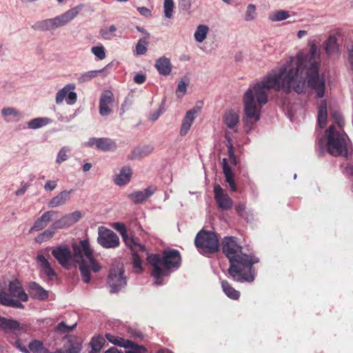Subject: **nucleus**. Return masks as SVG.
Returning <instances> with one entry per match:
<instances>
[{
  "label": "nucleus",
  "instance_id": "1",
  "mask_svg": "<svg viewBox=\"0 0 353 353\" xmlns=\"http://www.w3.org/2000/svg\"><path fill=\"white\" fill-rule=\"evenodd\" d=\"M320 52L315 43H312L308 53L299 52L296 60L290 57L285 64L278 70H272L263 79L249 88L243 96L244 112L247 119L257 121L260 119L262 107L268 101L270 90L283 91L289 94L293 90L303 93L307 86L316 92L318 98L325 94V82L319 75Z\"/></svg>",
  "mask_w": 353,
  "mask_h": 353
},
{
  "label": "nucleus",
  "instance_id": "2",
  "mask_svg": "<svg viewBox=\"0 0 353 353\" xmlns=\"http://www.w3.org/2000/svg\"><path fill=\"white\" fill-rule=\"evenodd\" d=\"M222 251L230 263L228 272L234 281L251 283L254 280L256 272L253 265L259 262V259L255 255L243 253L236 237H224Z\"/></svg>",
  "mask_w": 353,
  "mask_h": 353
},
{
  "label": "nucleus",
  "instance_id": "3",
  "mask_svg": "<svg viewBox=\"0 0 353 353\" xmlns=\"http://www.w3.org/2000/svg\"><path fill=\"white\" fill-rule=\"evenodd\" d=\"M73 253L67 245L57 246L52 251V254L63 268L68 269L70 263L73 260L79 265L83 281L88 283L90 281V271L99 272L101 267L94 260L93 252L88 240L81 241L72 244Z\"/></svg>",
  "mask_w": 353,
  "mask_h": 353
},
{
  "label": "nucleus",
  "instance_id": "4",
  "mask_svg": "<svg viewBox=\"0 0 353 353\" xmlns=\"http://www.w3.org/2000/svg\"><path fill=\"white\" fill-rule=\"evenodd\" d=\"M147 261L152 268L151 275L155 279V283L161 285L163 276L168 275L172 270H176L180 267L181 256L179 250L168 249L163 251L161 255H148Z\"/></svg>",
  "mask_w": 353,
  "mask_h": 353
},
{
  "label": "nucleus",
  "instance_id": "5",
  "mask_svg": "<svg viewBox=\"0 0 353 353\" xmlns=\"http://www.w3.org/2000/svg\"><path fill=\"white\" fill-rule=\"evenodd\" d=\"M9 293L3 289L0 290V304L7 307L23 309L22 302L28 301V295L24 291L21 282L18 279L10 281L8 283Z\"/></svg>",
  "mask_w": 353,
  "mask_h": 353
},
{
  "label": "nucleus",
  "instance_id": "6",
  "mask_svg": "<svg viewBox=\"0 0 353 353\" xmlns=\"http://www.w3.org/2000/svg\"><path fill=\"white\" fill-rule=\"evenodd\" d=\"M327 137V151L334 157H347V141L348 138L343 130H338L334 125H331L326 130Z\"/></svg>",
  "mask_w": 353,
  "mask_h": 353
},
{
  "label": "nucleus",
  "instance_id": "7",
  "mask_svg": "<svg viewBox=\"0 0 353 353\" xmlns=\"http://www.w3.org/2000/svg\"><path fill=\"white\" fill-rule=\"evenodd\" d=\"M195 245L203 255L213 254L219 250L220 244L215 232L201 230L194 239Z\"/></svg>",
  "mask_w": 353,
  "mask_h": 353
},
{
  "label": "nucleus",
  "instance_id": "8",
  "mask_svg": "<svg viewBox=\"0 0 353 353\" xmlns=\"http://www.w3.org/2000/svg\"><path fill=\"white\" fill-rule=\"evenodd\" d=\"M108 283L112 293L119 292L126 285V278L124 276L123 267L114 268L110 270L108 277Z\"/></svg>",
  "mask_w": 353,
  "mask_h": 353
},
{
  "label": "nucleus",
  "instance_id": "9",
  "mask_svg": "<svg viewBox=\"0 0 353 353\" xmlns=\"http://www.w3.org/2000/svg\"><path fill=\"white\" fill-rule=\"evenodd\" d=\"M98 243L105 248H114L119 245L117 234L110 229L101 226L98 229Z\"/></svg>",
  "mask_w": 353,
  "mask_h": 353
},
{
  "label": "nucleus",
  "instance_id": "10",
  "mask_svg": "<svg viewBox=\"0 0 353 353\" xmlns=\"http://www.w3.org/2000/svg\"><path fill=\"white\" fill-rule=\"evenodd\" d=\"M214 199L217 207L221 210H229L233 206V201L228 194L220 185L216 184L214 186Z\"/></svg>",
  "mask_w": 353,
  "mask_h": 353
},
{
  "label": "nucleus",
  "instance_id": "11",
  "mask_svg": "<svg viewBox=\"0 0 353 353\" xmlns=\"http://www.w3.org/2000/svg\"><path fill=\"white\" fill-rule=\"evenodd\" d=\"M114 228L121 234L123 241L129 249H132L134 250L143 249V245L139 243L133 236H129L127 234L126 228L124 224L121 223H115L114 224Z\"/></svg>",
  "mask_w": 353,
  "mask_h": 353
},
{
  "label": "nucleus",
  "instance_id": "12",
  "mask_svg": "<svg viewBox=\"0 0 353 353\" xmlns=\"http://www.w3.org/2000/svg\"><path fill=\"white\" fill-rule=\"evenodd\" d=\"M114 101V94L109 90H104L99 99V114L101 116H108L112 112L111 105Z\"/></svg>",
  "mask_w": 353,
  "mask_h": 353
},
{
  "label": "nucleus",
  "instance_id": "13",
  "mask_svg": "<svg viewBox=\"0 0 353 353\" xmlns=\"http://www.w3.org/2000/svg\"><path fill=\"white\" fill-rule=\"evenodd\" d=\"M81 217V214L79 211L68 214L61 219L54 221L52 223L53 229H62L68 228L77 223Z\"/></svg>",
  "mask_w": 353,
  "mask_h": 353
},
{
  "label": "nucleus",
  "instance_id": "14",
  "mask_svg": "<svg viewBox=\"0 0 353 353\" xmlns=\"http://www.w3.org/2000/svg\"><path fill=\"white\" fill-rule=\"evenodd\" d=\"M79 8L74 7L63 14L52 18L54 29L65 26L72 19H73L79 12Z\"/></svg>",
  "mask_w": 353,
  "mask_h": 353
},
{
  "label": "nucleus",
  "instance_id": "15",
  "mask_svg": "<svg viewBox=\"0 0 353 353\" xmlns=\"http://www.w3.org/2000/svg\"><path fill=\"white\" fill-rule=\"evenodd\" d=\"M88 145H96V148L102 151H112L117 148L114 141L110 138H92L88 143Z\"/></svg>",
  "mask_w": 353,
  "mask_h": 353
},
{
  "label": "nucleus",
  "instance_id": "16",
  "mask_svg": "<svg viewBox=\"0 0 353 353\" xmlns=\"http://www.w3.org/2000/svg\"><path fill=\"white\" fill-rule=\"evenodd\" d=\"M30 295L35 299L45 301L48 298V292L35 281H30L28 285Z\"/></svg>",
  "mask_w": 353,
  "mask_h": 353
},
{
  "label": "nucleus",
  "instance_id": "17",
  "mask_svg": "<svg viewBox=\"0 0 353 353\" xmlns=\"http://www.w3.org/2000/svg\"><path fill=\"white\" fill-rule=\"evenodd\" d=\"M157 190V188L150 185L143 191H137L129 194L128 197L135 203H141L152 196Z\"/></svg>",
  "mask_w": 353,
  "mask_h": 353
},
{
  "label": "nucleus",
  "instance_id": "18",
  "mask_svg": "<svg viewBox=\"0 0 353 353\" xmlns=\"http://www.w3.org/2000/svg\"><path fill=\"white\" fill-rule=\"evenodd\" d=\"M21 323L13 319H8L0 315V330H3L5 332H14L17 330H21Z\"/></svg>",
  "mask_w": 353,
  "mask_h": 353
},
{
  "label": "nucleus",
  "instance_id": "19",
  "mask_svg": "<svg viewBox=\"0 0 353 353\" xmlns=\"http://www.w3.org/2000/svg\"><path fill=\"white\" fill-rule=\"evenodd\" d=\"M57 212L55 211H48L42 214L34 223V225L30 230V232L33 230L39 231L46 228L48 223L52 221V216Z\"/></svg>",
  "mask_w": 353,
  "mask_h": 353
},
{
  "label": "nucleus",
  "instance_id": "20",
  "mask_svg": "<svg viewBox=\"0 0 353 353\" xmlns=\"http://www.w3.org/2000/svg\"><path fill=\"white\" fill-rule=\"evenodd\" d=\"M196 117V111L194 109L190 110L186 112L180 129L181 136H185L188 133Z\"/></svg>",
  "mask_w": 353,
  "mask_h": 353
},
{
  "label": "nucleus",
  "instance_id": "21",
  "mask_svg": "<svg viewBox=\"0 0 353 353\" xmlns=\"http://www.w3.org/2000/svg\"><path fill=\"white\" fill-rule=\"evenodd\" d=\"M222 166L225 181L229 184L232 192H236L237 187L234 179L233 172L226 159H223Z\"/></svg>",
  "mask_w": 353,
  "mask_h": 353
},
{
  "label": "nucleus",
  "instance_id": "22",
  "mask_svg": "<svg viewBox=\"0 0 353 353\" xmlns=\"http://www.w3.org/2000/svg\"><path fill=\"white\" fill-rule=\"evenodd\" d=\"M37 261L39 266L41 267L42 272L46 274V276L49 279L51 280L53 279V277H55L57 276L55 271L52 268L49 261L46 259V257L43 255H38L37 257Z\"/></svg>",
  "mask_w": 353,
  "mask_h": 353
},
{
  "label": "nucleus",
  "instance_id": "23",
  "mask_svg": "<svg viewBox=\"0 0 353 353\" xmlns=\"http://www.w3.org/2000/svg\"><path fill=\"white\" fill-rule=\"evenodd\" d=\"M72 192V190L61 191L57 196L51 199L48 203V206L50 208H56L64 205L70 199V194Z\"/></svg>",
  "mask_w": 353,
  "mask_h": 353
},
{
  "label": "nucleus",
  "instance_id": "24",
  "mask_svg": "<svg viewBox=\"0 0 353 353\" xmlns=\"http://www.w3.org/2000/svg\"><path fill=\"white\" fill-rule=\"evenodd\" d=\"M65 350L59 349L55 353H79L81 350V343L76 338L68 339L67 345H65Z\"/></svg>",
  "mask_w": 353,
  "mask_h": 353
},
{
  "label": "nucleus",
  "instance_id": "25",
  "mask_svg": "<svg viewBox=\"0 0 353 353\" xmlns=\"http://www.w3.org/2000/svg\"><path fill=\"white\" fill-rule=\"evenodd\" d=\"M324 49L327 56L339 54V46L335 36L331 35L324 42Z\"/></svg>",
  "mask_w": 353,
  "mask_h": 353
},
{
  "label": "nucleus",
  "instance_id": "26",
  "mask_svg": "<svg viewBox=\"0 0 353 353\" xmlns=\"http://www.w3.org/2000/svg\"><path fill=\"white\" fill-rule=\"evenodd\" d=\"M155 68L160 74L168 75L172 70L170 60L165 57H161L157 60Z\"/></svg>",
  "mask_w": 353,
  "mask_h": 353
},
{
  "label": "nucleus",
  "instance_id": "27",
  "mask_svg": "<svg viewBox=\"0 0 353 353\" xmlns=\"http://www.w3.org/2000/svg\"><path fill=\"white\" fill-rule=\"evenodd\" d=\"M223 121L228 128L233 129L239 122V115L234 110H230L224 114Z\"/></svg>",
  "mask_w": 353,
  "mask_h": 353
},
{
  "label": "nucleus",
  "instance_id": "28",
  "mask_svg": "<svg viewBox=\"0 0 353 353\" xmlns=\"http://www.w3.org/2000/svg\"><path fill=\"white\" fill-rule=\"evenodd\" d=\"M132 176V170L128 167L123 168L120 173L116 175L114 183L118 185H123L128 183Z\"/></svg>",
  "mask_w": 353,
  "mask_h": 353
},
{
  "label": "nucleus",
  "instance_id": "29",
  "mask_svg": "<svg viewBox=\"0 0 353 353\" xmlns=\"http://www.w3.org/2000/svg\"><path fill=\"white\" fill-rule=\"evenodd\" d=\"M221 288L225 295L233 300H238L240 297V292L235 290L232 285L226 280L221 281Z\"/></svg>",
  "mask_w": 353,
  "mask_h": 353
},
{
  "label": "nucleus",
  "instance_id": "30",
  "mask_svg": "<svg viewBox=\"0 0 353 353\" xmlns=\"http://www.w3.org/2000/svg\"><path fill=\"white\" fill-rule=\"evenodd\" d=\"M130 250L132 252V265H133L134 271L137 273H140L143 271V268H142V261L141 260L140 256L138 254V252H145L146 251L145 247L143 245V248L141 250H138V249L137 250H134L132 249H130Z\"/></svg>",
  "mask_w": 353,
  "mask_h": 353
},
{
  "label": "nucleus",
  "instance_id": "31",
  "mask_svg": "<svg viewBox=\"0 0 353 353\" xmlns=\"http://www.w3.org/2000/svg\"><path fill=\"white\" fill-rule=\"evenodd\" d=\"M153 150V148L149 145H145L142 148H136L129 156V159H134L139 158H143L149 155Z\"/></svg>",
  "mask_w": 353,
  "mask_h": 353
},
{
  "label": "nucleus",
  "instance_id": "32",
  "mask_svg": "<svg viewBox=\"0 0 353 353\" xmlns=\"http://www.w3.org/2000/svg\"><path fill=\"white\" fill-rule=\"evenodd\" d=\"M327 117V103L325 101H323L319 107L318 111V122L320 128H323L325 126Z\"/></svg>",
  "mask_w": 353,
  "mask_h": 353
},
{
  "label": "nucleus",
  "instance_id": "33",
  "mask_svg": "<svg viewBox=\"0 0 353 353\" xmlns=\"http://www.w3.org/2000/svg\"><path fill=\"white\" fill-rule=\"evenodd\" d=\"M28 350L33 353H55V352H50L43 346V342L39 340L31 341L28 345Z\"/></svg>",
  "mask_w": 353,
  "mask_h": 353
},
{
  "label": "nucleus",
  "instance_id": "34",
  "mask_svg": "<svg viewBox=\"0 0 353 353\" xmlns=\"http://www.w3.org/2000/svg\"><path fill=\"white\" fill-rule=\"evenodd\" d=\"M105 337L108 341L114 345L120 347H128L129 345H131V341L129 339H125L123 338L112 335L111 334H106Z\"/></svg>",
  "mask_w": 353,
  "mask_h": 353
},
{
  "label": "nucleus",
  "instance_id": "35",
  "mask_svg": "<svg viewBox=\"0 0 353 353\" xmlns=\"http://www.w3.org/2000/svg\"><path fill=\"white\" fill-rule=\"evenodd\" d=\"M75 85L74 84H67L62 89H61L56 94L55 101L57 104H61L66 99L68 91L74 90Z\"/></svg>",
  "mask_w": 353,
  "mask_h": 353
},
{
  "label": "nucleus",
  "instance_id": "36",
  "mask_svg": "<svg viewBox=\"0 0 353 353\" xmlns=\"http://www.w3.org/2000/svg\"><path fill=\"white\" fill-rule=\"evenodd\" d=\"M208 32L209 28L206 25H199L194 34L195 40L199 43L203 42Z\"/></svg>",
  "mask_w": 353,
  "mask_h": 353
},
{
  "label": "nucleus",
  "instance_id": "37",
  "mask_svg": "<svg viewBox=\"0 0 353 353\" xmlns=\"http://www.w3.org/2000/svg\"><path fill=\"white\" fill-rule=\"evenodd\" d=\"M148 44L149 42L147 37L141 38L136 45L134 53L137 55L145 54L148 50Z\"/></svg>",
  "mask_w": 353,
  "mask_h": 353
},
{
  "label": "nucleus",
  "instance_id": "38",
  "mask_svg": "<svg viewBox=\"0 0 353 353\" xmlns=\"http://www.w3.org/2000/svg\"><path fill=\"white\" fill-rule=\"evenodd\" d=\"M103 70H91L81 74L78 78L77 81L79 83H83L90 81L92 79L95 78L98 74L101 73Z\"/></svg>",
  "mask_w": 353,
  "mask_h": 353
},
{
  "label": "nucleus",
  "instance_id": "39",
  "mask_svg": "<svg viewBox=\"0 0 353 353\" xmlns=\"http://www.w3.org/2000/svg\"><path fill=\"white\" fill-rule=\"evenodd\" d=\"M290 17L289 12L285 10H277L275 12H271L268 19L270 21H281Z\"/></svg>",
  "mask_w": 353,
  "mask_h": 353
},
{
  "label": "nucleus",
  "instance_id": "40",
  "mask_svg": "<svg viewBox=\"0 0 353 353\" xmlns=\"http://www.w3.org/2000/svg\"><path fill=\"white\" fill-rule=\"evenodd\" d=\"M33 28L35 30H41V31H48L54 30L53 27V23L52 19H48L43 21H40L37 22Z\"/></svg>",
  "mask_w": 353,
  "mask_h": 353
},
{
  "label": "nucleus",
  "instance_id": "41",
  "mask_svg": "<svg viewBox=\"0 0 353 353\" xmlns=\"http://www.w3.org/2000/svg\"><path fill=\"white\" fill-rule=\"evenodd\" d=\"M49 122L50 119L48 118L39 117L30 121L28 123V127L30 129H37L46 125Z\"/></svg>",
  "mask_w": 353,
  "mask_h": 353
},
{
  "label": "nucleus",
  "instance_id": "42",
  "mask_svg": "<svg viewBox=\"0 0 353 353\" xmlns=\"http://www.w3.org/2000/svg\"><path fill=\"white\" fill-rule=\"evenodd\" d=\"M105 341L101 336L92 338L90 344L92 347V352L97 353L99 352L103 346Z\"/></svg>",
  "mask_w": 353,
  "mask_h": 353
},
{
  "label": "nucleus",
  "instance_id": "43",
  "mask_svg": "<svg viewBox=\"0 0 353 353\" xmlns=\"http://www.w3.org/2000/svg\"><path fill=\"white\" fill-rule=\"evenodd\" d=\"M117 30L116 27L112 25L109 28L102 29L100 32L101 37L105 39H111L115 34L114 32Z\"/></svg>",
  "mask_w": 353,
  "mask_h": 353
},
{
  "label": "nucleus",
  "instance_id": "44",
  "mask_svg": "<svg viewBox=\"0 0 353 353\" xmlns=\"http://www.w3.org/2000/svg\"><path fill=\"white\" fill-rule=\"evenodd\" d=\"M164 13L167 18H171L172 17L174 2L173 0H165L164 1Z\"/></svg>",
  "mask_w": 353,
  "mask_h": 353
},
{
  "label": "nucleus",
  "instance_id": "45",
  "mask_svg": "<svg viewBox=\"0 0 353 353\" xmlns=\"http://www.w3.org/2000/svg\"><path fill=\"white\" fill-rule=\"evenodd\" d=\"M256 17V7L253 4H250L247 7V10L245 15V20L250 21L255 19Z\"/></svg>",
  "mask_w": 353,
  "mask_h": 353
},
{
  "label": "nucleus",
  "instance_id": "46",
  "mask_svg": "<svg viewBox=\"0 0 353 353\" xmlns=\"http://www.w3.org/2000/svg\"><path fill=\"white\" fill-rule=\"evenodd\" d=\"M92 52L100 60L105 58V52L103 46H94L91 49Z\"/></svg>",
  "mask_w": 353,
  "mask_h": 353
},
{
  "label": "nucleus",
  "instance_id": "47",
  "mask_svg": "<svg viewBox=\"0 0 353 353\" xmlns=\"http://www.w3.org/2000/svg\"><path fill=\"white\" fill-rule=\"evenodd\" d=\"M332 117L334 121V123L338 125L339 130H343V127L344 125V120L340 112H334L332 113Z\"/></svg>",
  "mask_w": 353,
  "mask_h": 353
},
{
  "label": "nucleus",
  "instance_id": "48",
  "mask_svg": "<svg viewBox=\"0 0 353 353\" xmlns=\"http://www.w3.org/2000/svg\"><path fill=\"white\" fill-rule=\"evenodd\" d=\"M77 326V323L73 324L72 325H68L64 321H62L58 324L57 326V330L65 333L69 332L74 329V327Z\"/></svg>",
  "mask_w": 353,
  "mask_h": 353
},
{
  "label": "nucleus",
  "instance_id": "49",
  "mask_svg": "<svg viewBox=\"0 0 353 353\" xmlns=\"http://www.w3.org/2000/svg\"><path fill=\"white\" fill-rule=\"evenodd\" d=\"M68 151H69V149L67 148L66 147L62 148L57 154L56 162L57 163H61L66 161L68 159L67 152Z\"/></svg>",
  "mask_w": 353,
  "mask_h": 353
},
{
  "label": "nucleus",
  "instance_id": "50",
  "mask_svg": "<svg viewBox=\"0 0 353 353\" xmlns=\"http://www.w3.org/2000/svg\"><path fill=\"white\" fill-rule=\"evenodd\" d=\"M131 343L132 344L129 345V346H128L127 348L131 349L134 353H146L147 352V349L144 346L137 345L135 343L132 342V341H131Z\"/></svg>",
  "mask_w": 353,
  "mask_h": 353
},
{
  "label": "nucleus",
  "instance_id": "51",
  "mask_svg": "<svg viewBox=\"0 0 353 353\" xmlns=\"http://www.w3.org/2000/svg\"><path fill=\"white\" fill-rule=\"evenodd\" d=\"M188 84L183 80H181L177 85L176 95L178 97H181L187 91Z\"/></svg>",
  "mask_w": 353,
  "mask_h": 353
},
{
  "label": "nucleus",
  "instance_id": "52",
  "mask_svg": "<svg viewBox=\"0 0 353 353\" xmlns=\"http://www.w3.org/2000/svg\"><path fill=\"white\" fill-rule=\"evenodd\" d=\"M77 99V93L72 90L68 91V93L67 97H66V103L68 105H73L76 103Z\"/></svg>",
  "mask_w": 353,
  "mask_h": 353
},
{
  "label": "nucleus",
  "instance_id": "53",
  "mask_svg": "<svg viewBox=\"0 0 353 353\" xmlns=\"http://www.w3.org/2000/svg\"><path fill=\"white\" fill-rule=\"evenodd\" d=\"M3 116H14L17 117L19 115V112L13 108H3L1 111Z\"/></svg>",
  "mask_w": 353,
  "mask_h": 353
},
{
  "label": "nucleus",
  "instance_id": "54",
  "mask_svg": "<svg viewBox=\"0 0 353 353\" xmlns=\"http://www.w3.org/2000/svg\"><path fill=\"white\" fill-rule=\"evenodd\" d=\"M57 230V229H53L52 225L48 230H46L43 232H42L43 236H45L46 239L48 241L54 236V232Z\"/></svg>",
  "mask_w": 353,
  "mask_h": 353
},
{
  "label": "nucleus",
  "instance_id": "55",
  "mask_svg": "<svg viewBox=\"0 0 353 353\" xmlns=\"http://www.w3.org/2000/svg\"><path fill=\"white\" fill-rule=\"evenodd\" d=\"M57 185V181H48L44 185V189L46 191L51 192L56 188Z\"/></svg>",
  "mask_w": 353,
  "mask_h": 353
},
{
  "label": "nucleus",
  "instance_id": "56",
  "mask_svg": "<svg viewBox=\"0 0 353 353\" xmlns=\"http://www.w3.org/2000/svg\"><path fill=\"white\" fill-rule=\"evenodd\" d=\"M225 138L227 141L226 146L228 148V153H232V150H234V147L232 145V138L229 136L228 132H225Z\"/></svg>",
  "mask_w": 353,
  "mask_h": 353
},
{
  "label": "nucleus",
  "instance_id": "57",
  "mask_svg": "<svg viewBox=\"0 0 353 353\" xmlns=\"http://www.w3.org/2000/svg\"><path fill=\"white\" fill-rule=\"evenodd\" d=\"M14 346L19 349L21 352L23 353H29L28 349H27L25 346L21 345V340L19 339H17L13 343Z\"/></svg>",
  "mask_w": 353,
  "mask_h": 353
},
{
  "label": "nucleus",
  "instance_id": "58",
  "mask_svg": "<svg viewBox=\"0 0 353 353\" xmlns=\"http://www.w3.org/2000/svg\"><path fill=\"white\" fill-rule=\"evenodd\" d=\"M146 80V77L142 74H137L134 77V81L137 84H143Z\"/></svg>",
  "mask_w": 353,
  "mask_h": 353
},
{
  "label": "nucleus",
  "instance_id": "59",
  "mask_svg": "<svg viewBox=\"0 0 353 353\" xmlns=\"http://www.w3.org/2000/svg\"><path fill=\"white\" fill-rule=\"evenodd\" d=\"M245 203H239L236 205L235 210L240 216H243L244 212H245Z\"/></svg>",
  "mask_w": 353,
  "mask_h": 353
},
{
  "label": "nucleus",
  "instance_id": "60",
  "mask_svg": "<svg viewBox=\"0 0 353 353\" xmlns=\"http://www.w3.org/2000/svg\"><path fill=\"white\" fill-rule=\"evenodd\" d=\"M139 12L146 17H149L152 15L151 11L145 7H139L137 8Z\"/></svg>",
  "mask_w": 353,
  "mask_h": 353
},
{
  "label": "nucleus",
  "instance_id": "61",
  "mask_svg": "<svg viewBox=\"0 0 353 353\" xmlns=\"http://www.w3.org/2000/svg\"><path fill=\"white\" fill-rule=\"evenodd\" d=\"M28 187V185L27 183H21V188L15 192V194L17 196L23 195L26 192Z\"/></svg>",
  "mask_w": 353,
  "mask_h": 353
},
{
  "label": "nucleus",
  "instance_id": "62",
  "mask_svg": "<svg viewBox=\"0 0 353 353\" xmlns=\"http://www.w3.org/2000/svg\"><path fill=\"white\" fill-rule=\"evenodd\" d=\"M348 61L351 65L352 70H353V44L348 48Z\"/></svg>",
  "mask_w": 353,
  "mask_h": 353
},
{
  "label": "nucleus",
  "instance_id": "63",
  "mask_svg": "<svg viewBox=\"0 0 353 353\" xmlns=\"http://www.w3.org/2000/svg\"><path fill=\"white\" fill-rule=\"evenodd\" d=\"M229 156V161L233 165H237V159L234 154V150H232V153H228Z\"/></svg>",
  "mask_w": 353,
  "mask_h": 353
},
{
  "label": "nucleus",
  "instance_id": "64",
  "mask_svg": "<svg viewBox=\"0 0 353 353\" xmlns=\"http://www.w3.org/2000/svg\"><path fill=\"white\" fill-rule=\"evenodd\" d=\"M179 3L185 9H189L191 6L190 0H179Z\"/></svg>",
  "mask_w": 353,
  "mask_h": 353
}]
</instances>
